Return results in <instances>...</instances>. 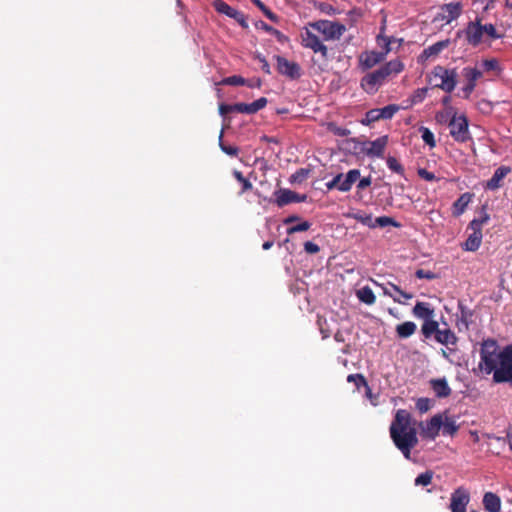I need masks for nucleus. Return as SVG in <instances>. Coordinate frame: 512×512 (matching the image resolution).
<instances>
[{"label": "nucleus", "mask_w": 512, "mask_h": 512, "mask_svg": "<svg viewBox=\"0 0 512 512\" xmlns=\"http://www.w3.org/2000/svg\"><path fill=\"white\" fill-rule=\"evenodd\" d=\"M427 92H428V89H427V88H419V89H417V90L413 93V95H412V97H411V102H412V104H418V103H421V102L425 99V97H426V95H427Z\"/></svg>", "instance_id": "obj_51"}, {"label": "nucleus", "mask_w": 512, "mask_h": 512, "mask_svg": "<svg viewBox=\"0 0 512 512\" xmlns=\"http://www.w3.org/2000/svg\"><path fill=\"white\" fill-rule=\"evenodd\" d=\"M242 28H248L246 16L243 12L236 10L233 14V18Z\"/></svg>", "instance_id": "obj_55"}, {"label": "nucleus", "mask_w": 512, "mask_h": 512, "mask_svg": "<svg viewBox=\"0 0 512 512\" xmlns=\"http://www.w3.org/2000/svg\"><path fill=\"white\" fill-rule=\"evenodd\" d=\"M457 116L456 110L452 106L444 108L442 111H438L435 115V120L439 124H447L449 126L452 118Z\"/></svg>", "instance_id": "obj_33"}, {"label": "nucleus", "mask_w": 512, "mask_h": 512, "mask_svg": "<svg viewBox=\"0 0 512 512\" xmlns=\"http://www.w3.org/2000/svg\"><path fill=\"white\" fill-rule=\"evenodd\" d=\"M235 104H220L219 113L221 116H226L228 113L236 112Z\"/></svg>", "instance_id": "obj_57"}, {"label": "nucleus", "mask_w": 512, "mask_h": 512, "mask_svg": "<svg viewBox=\"0 0 512 512\" xmlns=\"http://www.w3.org/2000/svg\"><path fill=\"white\" fill-rule=\"evenodd\" d=\"M498 350L499 346L497 341L492 338L483 340L481 343V362L479 366L486 374L494 373L497 368L500 362V352Z\"/></svg>", "instance_id": "obj_3"}, {"label": "nucleus", "mask_w": 512, "mask_h": 512, "mask_svg": "<svg viewBox=\"0 0 512 512\" xmlns=\"http://www.w3.org/2000/svg\"><path fill=\"white\" fill-rule=\"evenodd\" d=\"M420 131L422 133V139L425 142V144H427L431 148L435 147L436 142H435L434 134L432 133V131L427 127H421Z\"/></svg>", "instance_id": "obj_45"}, {"label": "nucleus", "mask_w": 512, "mask_h": 512, "mask_svg": "<svg viewBox=\"0 0 512 512\" xmlns=\"http://www.w3.org/2000/svg\"><path fill=\"white\" fill-rule=\"evenodd\" d=\"M417 326L412 321H406L396 326V334L401 339H406L416 332Z\"/></svg>", "instance_id": "obj_31"}, {"label": "nucleus", "mask_w": 512, "mask_h": 512, "mask_svg": "<svg viewBox=\"0 0 512 512\" xmlns=\"http://www.w3.org/2000/svg\"><path fill=\"white\" fill-rule=\"evenodd\" d=\"M482 503L487 512H499L501 509V499L493 492H486L483 496Z\"/></svg>", "instance_id": "obj_24"}, {"label": "nucleus", "mask_w": 512, "mask_h": 512, "mask_svg": "<svg viewBox=\"0 0 512 512\" xmlns=\"http://www.w3.org/2000/svg\"><path fill=\"white\" fill-rule=\"evenodd\" d=\"M463 75L467 80V84L463 88L465 97L467 98L475 89L476 82L482 76V72L477 68L465 67L463 69Z\"/></svg>", "instance_id": "obj_17"}, {"label": "nucleus", "mask_w": 512, "mask_h": 512, "mask_svg": "<svg viewBox=\"0 0 512 512\" xmlns=\"http://www.w3.org/2000/svg\"><path fill=\"white\" fill-rule=\"evenodd\" d=\"M489 220H490V216L486 211V207L483 206L482 211H481V216L479 218H474L470 222L468 229L482 231V227L485 224H487Z\"/></svg>", "instance_id": "obj_36"}, {"label": "nucleus", "mask_w": 512, "mask_h": 512, "mask_svg": "<svg viewBox=\"0 0 512 512\" xmlns=\"http://www.w3.org/2000/svg\"><path fill=\"white\" fill-rule=\"evenodd\" d=\"M268 103L266 97H261L252 103H236V112L245 114H255L259 110L263 109Z\"/></svg>", "instance_id": "obj_19"}, {"label": "nucleus", "mask_w": 512, "mask_h": 512, "mask_svg": "<svg viewBox=\"0 0 512 512\" xmlns=\"http://www.w3.org/2000/svg\"><path fill=\"white\" fill-rule=\"evenodd\" d=\"M352 218L369 228L387 227V226H393V227L399 228L401 226L400 223H398L394 218L389 217V216H380V217L373 219L371 214H367L364 212H357V213L352 214Z\"/></svg>", "instance_id": "obj_9"}, {"label": "nucleus", "mask_w": 512, "mask_h": 512, "mask_svg": "<svg viewBox=\"0 0 512 512\" xmlns=\"http://www.w3.org/2000/svg\"><path fill=\"white\" fill-rule=\"evenodd\" d=\"M255 58L261 63L262 71L265 74L270 75L271 74V69H270V65L267 62L266 58L264 56L260 55V54H258Z\"/></svg>", "instance_id": "obj_59"}, {"label": "nucleus", "mask_w": 512, "mask_h": 512, "mask_svg": "<svg viewBox=\"0 0 512 512\" xmlns=\"http://www.w3.org/2000/svg\"><path fill=\"white\" fill-rule=\"evenodd\" d=\"M443 424V414L438 413L434 415L426 423L420 422L419 427L421 429V436L425 439L434 440L439 435Z\"/></svg>", "instance_id": "obj_12"}, {"label": "nucleus", "mask_w": 512, "mask_h": 512, "mask_svg": "<svg viewBox=\"0 0 512 512\" xmlns=\"http://www.w3.org/2000/svg\"><path fill=\"white\" fill-rule=\"evenodd\" d=\"M435 340L444 346L457 345L458 343V337L451 329H440Z\"/></svg>", "instance_id": "obj_29"}, {"label": "nucleus", "mask_w": 512, "mask_h": 512, "mask_svg": "<svg viewBox=\"0 0 512 512\" xmlns=\"http://www.w3.org/2000/svg\"><path fill=\"white\" fill-rule=\"evenodd\" d=\"M274 58L277 63V71L281 75L291 80H297L301 77V67L298 63L290 61L280 55H276Z\"/></svg>", "instance_id": "obj_10"}, {"label": "nucleus", "mask_w": 512, "mask_h": 512, "mask_svg": "<svg viewBox=\"0 0 512 512\" xmlns=\"http://www.w3.org/2000/svg\"><path fill=\"white\" fill-rule=\"evenodd\" d=\"M439 331L440 328L438 322L432 318L426 319L421 327V332L425 338H430L432 335L436 338Z\"/></svg>", "instance_id": "obj_34"}, {"label": "nucleus", "mask_w": 512, "mask_h": 512, "mask_svg": "<svg viewBox=\"0 0 512 512\" xmlns=\"http://www.w3.org/2000/svg\"><path fill=\"white\" fill-rule=\"evenodd\" d=\"M483 65L486 70H494L498 67V62L495 59L485 60Z\"/></svg>", "instance_id": "obj_64"}, {"label": "nucleus", "mask_w": 512, "mask_h": 512, "mask_svg": "<svg viewBox=\"0 0 512 512\" xmlns=\"http://www.w3.org/2000/svg\"><path fill=\"white\" fill-rule=\"evenodd\" d=\"M449 128L450 135L456 142L466 143L472 140V136L469 132V122L464 114L452 118Z\"/></svg>", "instance_id": "obj_7"}, {"label": "nucleus", "mask_w": 512, "mask_h": 512, "mask_svg": "<svg viewBox=\"0 0 512 512\" xmlns=\"http://www.w3.org/2000/svg\"><path fill=\"white\" fill-rule=\"evenodd\" d=\"M220 148L225 154L229 156H237L239 153V149L236 146L225 145L222 142H220Z\"/></svg>", "instance_id": "obj_56"}, {"label": "nucleus", "mask_w": 512, "mask_h": 512, "mask_svg": "<svg viewBox=\"0 0 512 512\" xmlns=\"http://www.w3.org/2000/svg\"><path fill=\"white\" fill-rule=\"evenodd\" d=\"M304 250L308 254H316L320 251V247L311 241H307L304 243Z\"/></svg>", "instance_id": "obj_61"}, {"label": "nucleus", "mask_w": 512, "mask_h": 512, "mask_svg": "<svg viewBox=\"0 0 512 512\" xmlns=\"http://www.w3.org/2000/svg\"><path fill=\"white\" fill-rule=\"evenodd\" d=\"M276 196L275 203L278 207H283L290 203H300L307 200L306 194H298L290 189H279L275 191Z\"/></svg>", "instance_id": "obj_13"}, {"label": "nucleus", "mask_w": 512, "mask_h": 512, "mask_svg": "<svg viewBox=\"0 0 512 512\" xmlns=\"http://www.w3.org/2000/svg\"><path fill=\"white\" fill-rule=\"evenodd\" d=\"M432 407V401L429 398L422 397L416 401V408L421 413H425Z\"/></svg>", "instance_id": "obj_48"}, {"label": "nucleus", "mask_w": 512, "mask_h": 512, "mask_svg": "<svg viewBox=\"0 0 512 512\" xmlns=\"http://www.w3.org/2000/svg\"><path fill=\"white\" fill-rule=\"evenodd\" d=\"M317 323H318L319 330H320V333L322 335V338L323 339L329 338L330 335H331V330L327 326L326 319H323L322 317H318Z\"/></svg>", "instance_id": "obj_52"}, {"label": "nucleus", "mask_w": 512, "mask_h": 512, "mask_svg": "<svg viewBox=\"0 0 512 512\" xmlns=\"http://www.w3.org/2000/svg\"><path fill=\"white\" fill-rule=\"evenodd\" d=\"M404 68V63L399 59L390 60L378 69L365 74L360 80V86L367 94L374 95L381 86L400 74Z\"/></svg>", "instance_id": "obj_2"}, {"label": "nucleus", "mask_w": 512, "mask_h": 512, "mask_svg": "<svg viewBox=\"0 0 512 512\" xmlns=\"http://www.w3.org/2000/svg\"><path fill=\"white\" fill-rule=\"evenodd\" d=\"M357 297L361 302L367 305H373L376 301L375 294L369 286H364L360 288L357 291Z\"/></svg>", "instance_id": "obj_35"}, {"label": "nucleus", "mask_w": 512, "mask_h": 512, "mask_svg": "<svg viewBox=\"0 0 512 512\" xmlns=\"http://www.w3.org/2000/svg\"><path fill=\"white\" fill-rule=\"evenodd\" d=\"M263 14L271 21L277 23L279 18L278 16L273 13L267 6L262 10Z\"/></svg>", "instance_id": "obj_63"}, {"label": "nucleus", "mask_w": 512, "mask_h": 512, "mask_svg": "<svg viewBox=\"0 0 512 512\" xmlns=\"http://www.w3.org/2000/svg\"><path fill=\"white\" fill-rule=\"evenodd\" d=\"M482 237V231L472 230V233L468 236L462 246L463 249L471 252L478 250L482 242Z\"/></svg>", "instance_id": "obj_28"}, {"label": "nucleus", "mask_w": 512, "mask_h": 512, "mask_svg": "<svg viewBox=\"0 0 512 512\" xmlns=\"http://www.w3.org/2000/svg\"><path fill=\"white\" fill-rule=\"evenodd\" d=\"M389 431L394 445L407 460H410L411 450L418 444L417 430L412 425L410 413L404 409L398 410Z\"/></svg>", "instance_id": "obj_1"}, {"label": "nucleus", "mask_w": 512, "mask_h": 512, "mask_svg": "<svg viewBox=\"0 0 512 512\" xmlns=\"http://www.w3.org/2000/svg\"><path fill=\"white\" fill-rule=\"evenodd\" d=\"M383 293L391 298L397 303H404L401 298L405 300H409L413 298L412 293L405 292L400 289L399 286L389 282L386 286H383Z\"/></svg>", "instance_id": "obj_20"}, {"label": "nucleus", "mask_w": 512, "mask_h": 512, "mask_svg": "<svg viewBox=\"0 0 512 512\" xmlns=\"http://www.w3.org/2000/svg\"><path fill=\"white\" fill-rule=\"evenodd\" d=\"M381 120L392 119L393 116L399 111V106L396 104H389L383 108H379Z\"/></svg>", "instance_id": "obj_40"}, {"label": "nucleus", "mask_w": 512, "mask_h": 512, "mask_svg": "<svg viewBox=\"0 0 512 512\" xmlns=\"http://www.w3.org/2000/svg\"><path fill=\"white\" fill-rule=\"evenodd\" d=\"M462 4L460 2H450L442 5L438 18L445 21L447 24L456 20L462 13Z\"/></svg>", "instance_id": "obj_15"}, {"label": "nucleus", "mask_w": 512, "mask_h": 512, "mask_svg": "<svg viewBox=\"0 0 512 512\" xmlns=\"http://www.w3.org/2000/svg\"><path fill=\"white\" fill-rule=\"evenodd\" d=\"M360 178V170L352 169L343 174V178L339 181V191L348 192L351 190L352 185Z\"/></svg>", "instance_id": "obj_25"}, {"label": "nucleus", "mask_w": 512, "mask_h": 512, "mask_svg": "<svg viewBox=\"0 0 512 512\" xmlns=\"http://www.w3.org/2000/svg\"><path fill=\"white\" fill-rule=\"evenodd\" d=\"M432 75L435 79H439V82L435 83V87L447 93L455 89L457 84V72L454 69H447L438 65L433 68Z\"/></svg>", "instance_id": "obj_6"}, {"label": "nucleus", "mask_w": 512, "mask_h": 512, "mask_svg": "<svg viewBox=\"0 0 512 512\" xmlns=\"http://www.w3.org/2000/svg\"><path fill=\"white\" fill-rule=\"evenodd\" d=\"M511 172L509 166H500L493 176L486 182L485 188L488 190H497L502 186L503 179Z\"/></svg>", "instance_id": "obj_18"}, {"label": "nucleus", "mask_w": 512, "mask_h": 512, "mask_svg": "<svg viewBox=\"0 0 512 512\" xmlns=\"http://www.w3.org/2000/svg\"><path fill=\"white\" fill-rule=\"evenodd\" d=\"M470 502V494L464 487L456 488L450 498L449 509L451 512H466Z\"/></svg>", "instance_id": "obj_11"}, {"label": "nucleus", "mask_w": 512, "mask_h": 512, "mask_svg": "<svg viewBox=\"0 0 512 512\" xmlns=\"http://www.w3.org/2000/svg\"><path fill=\"white\" fill-rule=\"evenodd\" d=\"M450 44V40H442L434 43L433 45L425 48L421 53L420 57L423 60H427L431 57H435L439 55L445 48H447Z\"/></svg>", "instance_id": "obj_26"}, {"label": "nucleus", "mask_w": 512, "mask_h": 512, "mask_svg": "<svg viewBox=\"0 0 512 512\" xmlns=\"http://www.w3.org/2000/svg\"><path fill=\"white\" fill-rule=\"evenodd\" d=\"M415 276L418 279H428V280H433L436 278L435 273H433L432 271H429V270H424V269L416 270Z\"/></svg>", "instance_id": "obj_54"}, {"label": "nucleus", "mask_w": 512, "mask_h": 512, "mask_svg": "<svg viewBox=\"0 0 512 512\" xmlns=\"http://www.w3.org/2000/svg\"><path fill=\"white\" fill-rule=\"evenodd\" d=\"M484 35L489 39H498L501 36L497 33L495 26L491 23L482 25Z\"/></svg>", "instance_id": "obj_50"}, {"label": "nucleus", "mask_w": 512, "mask_h": 512, "mask_svg": "<svg viewBox=\"0 0 512 512\" xmlns=\"http://www.w3.org/2000/svg\"><path fill=\"white\" fill-rule=\"evenodd\" d=\"M387 167L394 173L405 177V169L403 165L393 156H388L386 159Z\"/></svg>", "instance_id": "obj_39"}, {"label": "nucleus", "mask_w": 512, "mask_h": 512, "mask_svg": "<svg viewBox=\"0 0 512 512\" xmlns=\"http://www.w3.org/2000/svg\"><path fill=\"white\" fill-rule=\"evenodd\" d=\"M311 27L323 34L325 40H338L346 31L345 25L329 20L316 21Z\"/></svg>", "instance_id": "obj_8"}, {"label": "nucleus", "mask_w": 512, "mask_h": 512, "mask_svg": "<svg viewBox=\"0 0 512 512\" xmlns=\"http://www.w3.org/2000/svg\"><path fill=\"white\" fill-rule=\"evenodd\" d=\"M412 312L415 317L423 319L424 321L432 318L434 315V310L430 307V304L426 302H417Z\"/></svg>", "instance_id": "obj_30"}, {"label": "nucleus", "mask_w": 512, "mask_h": 512, "mask_svg": "<svg viewBox=\"0 0 512 512\" xmlns=\"http://www.w3.org/2000/svg\"><path fill=\"white\" fill-rule=\"evenodd\" d=\"M472 194L469 192L463 193L459 196V198L453 203L452 206V214L455 217H459L464 213L468 204L472 199Z\"/></svg>", "instance_id": "obj_27"}, {"label": "nucleus", "mask_w": 512, "mask_h": 512, "mask_svg": "<svg viewBox=\"0 0 512 512\" xmlns=\"http://www.w3.org/2000/svg\"><path fill=\"white\" fill-rule=\"evenodd\" d=\"M465 36L467 42L472 46H478L484 37V32L481 24V19L476 18L475 21H471L465 28Z\"/></svg>", "instance_id": "obj_14"}, {"label": "nucleus", "mask_w": 512, "mask_h": 512, "mask_svg": "<svg viewBox=\"0 0 512 512\" xmlns=\"http://www.w3.org/2000/svg\"><path fill=\"white\" fill-rule=\"evenodd\" d=\"M213 7L218 13L225 14L230 18H233V14L236 12V9L228 5L223 0H214Z\"/></svg>", "instance_id": "obj_38"}, {"label": "nucleus", "mask_w": 512, "mask_h": 512, "mask_svg": "<svg viewBox=\"0 0 512 512\" xmlns=\"http://www.w3.org/2000/svg\"><path fill=\"white\" fill-rule=\"evenodd\" d=\"M311 227V223L308 222V221H303L295 226H292V227H289L287 229V234L289 235H292V234H295L297 232H303V231H307L308 229H310Z\"/></svg>", "instance_id": "obj_49"}, {"label": "nucleus", "mask_w": 512, "mask_h": 512, "mask_svg": "<svg viewBox=\"0 0 512 512\" xmlns=\"http://www.w3.org/2000/svg\"><path fill=\"white\" fill-rule=\"evenodd\" d=\"M259 27L266 32L270 33L271 35L275 36L277 40L281 43L285 42L287 40V37L279 30L273 28L272 26L268 25L267 23L260 21Z\"/></svg>", "instance_id": "obj_41"}, {"label": "nucleus", "mask_w": 512, "mask_h": 512, "mask_svg": "<svg viewBox=\"0 0 512 512\" xmlns=\"http://www.w3.org/2000/svg\"><path fill=\"white\" fill-rule=\"evenodd\" d=\"M365 120L367 124L381 120L379 108L370 109L366 112Z\"/></svg>", "instance_id": "obj_53"}, {"label": "nucleus", "mask_w": 512, "mask_h": 512, "mask_svg": "<svg viewBox=\"0 0 512 512\" xmlns=\"http://www.w3.org/2000/svg\"><path fill=\"white\" fill-rule=\"evenodd\" d=\"M459 313L457 314V327L461 331L462 329L468 330L472 323L473 311L463 305L461 302L458 304Z\"/></svg>", "instance_id": "obj_22"}, {"label": "nucleus", "mask_w": 512, "mask_h": 512, "mask_svg": "<svg viewBox=\"0 0 512 512\" xmlns=\"http://www.w3.org/2000/svg\"><path fill=\"white\" fill-rule=\"evenodd\" d=\"M347 381L348 382H353L355 384V386L357 387V389H359L360 387L364 386L368 390H370L369 386H368V383H367L365 377L362 374H350L347 377Z\"/></svg>", "instance_id": "obj_44"}, {"label": "nucleus", "mask_w": 512, "mask_h": 512, "mask_svg": "<svg viewBox=\"0 0 512 512\" xmlns=\"http://www.w3.org/2000/svg\"><path fill=\"white\" fill-rule=\"evenodd\" d=\"M388 144V136H381L374 141L370 142L369 148L366 150V154L372 157L383 158L385 148Z\"/></svg>", "instance_id": "obj_21"}, {"label": "nucleus", "mask_w": 512, "mask_h": 512, "mask_svg": "<svg viewBox=\"0 0 512 512\" xmlns=\"http://www.w3.org/2000/svg\"><path fill=\"white\" fill-rule=\"evenodd\" d=\"M441 429L443 435L453 437L459 430V425L452 417L448 416L446 413H443V424Z\"/></svg>", "instance_id": "obj_32"}, {"label": "nucleus", "mask_w": 512, "mask_h": 512, "mask_svg": "<svg viewBox=\"0 0 512 512\" xmlns=\"http://www.w3.org/2000/svg\"><path fill=\"white\" fill-rule=\"evenodd\" d=\"M309 170L305 168L298 169L294 174L291 175L290 181L292 183H301L308 177Z\"/></svg>", "instance_id": "obj_47"}, {"label": "nucleus", "mask_w": 512, "mask_h": 512, "mask_svg": "<svg viewBox=\"0 0 512 512\" xmlns=\"http://www.w3.org/2000/svg\"><path fill=\"white\" fill-rule=\"evenodd\" d=\"M233 176L241 184V190L239 191V195H242L247 191L252 190L253 185L251 181L248 178H246L241 171L234 170Z\"/></svg>", "instance_id": "obj_37"}, {"label": "nucleus", "mask_w": 512, "mask_h": 512, "mask_svg": "<svg viewBox=\"0 0 512 512\" xmlns=\"http://www.w3.org/2000/svg\"><path fill=\"white\" fill-rule=\"evenodd\" d=\"M358 180H359V182H358V184H357V188H358L359 190H364L365 188H367L368 186H370V185H371V183H372L371 176L364 177V178H362V179H360V178H359Z\"/></svg>", "instance_id": "obj_62"}, {"label": "nucleus", "mask_w": 512, "mask_h": 512, "mask_svg": "<svg viewBox=\"0 0 512 512\" xmlns=\"http://www.w3.org/2000/svg\"><path fill=\"white\" fill-rule=\"evenodd\" d=\"M429 383L438 398H446L451 394V388L445 378L431 379Z\"/></svg>", "instance_id": "obj_23"}, {"label": "nucleus", "mask_w": 512, "mask_h": 512, "mask_svg": "<svg viewBox=\"0 0 512 512\" xmlns=\"http://www.w3.org/2000/svg\"><path fill=\"white\" fill-rule=\"evenodd\" d=\"M303 46L313 50L315 53H321L324 58L327 57V47L321 42L318 36L310 31H306L305 36H303Z\"/></svg>", "instance_id": "obj_16"}, {"label": "nucleus", "mask_w": 512, "mask_h": 512, "mask_svg": "<svg viewBox=\"0 0 512 512\" xmlns=\"http://www.w3.org/2000/svg\"><path fill=\"white\" fill-rule=\"evenodd\" d=\"M221 84L223 85H232V86H240V85H246V80L242 76L233 75L224 78L221 81Z\"/></svg>", "instance_id": "obj_46"}, {"label": "nucleus", "mask_w": 512, "mask_h": 512, "mask_svg": "<svg viewBox=\"0 0 512 512\" xmlns=\"http://www.w3.org/2000/svg\"><path fill=\"white\" fill-rule=\"evenodd\" d=\"M496 383L512 381V344L500 351V362L493 373Z\"/></svg>", "instance_id": "obj_5"}, {"label": "nucleus", "mask_w": 512, "mask_h": 512, "mask_svg": "<svg viewBox=\"0 0 512 512\" xmlns=\"http://www.w3.org/2000/svg\"><path fill=\"white\" fill-rule=\"evenodd\" d=\"M381 40H385V50L384 51H364L358 57V66L362 71H367L372 69L376 65L382 63L387 54L391 51L390 44L392 42L391 38L382 35L381 33L377 36V43L381 45Z\"/></svg>", "instance_id": "obj_4"}, {"label": "nucleus", "mask_w": 512, "mask_h": 512, "mask_svg": "<svg viewBox=\"0 0 512 512\" xmlns=\"http://www.w3.org/2000/svg\"><path fill=\"white\" fill-rule=\"evenodd\" d=\"M433 471L427 470L424 473L419 474L415 479L416 486H428L431 484L433 479Z\"/></svg>", "instance_id": "obj_42"}, {"label": "nucleus", "mask_w": 512, "mask_h": 512, "mask_svg": "<svg viewBox=\"0 0 512 512\" xmlns=\"http://www.w3.org/2000/svg\"><path fill=\"white\" fill-rule=\"evenodd\" d=\"M445 349H441V355L447 359L450 363L454 362V358L458 353L457 345H448L445 346Z\"/></svg>", "instance_id": "obj_43"}, {"label": "nucleus", "mask_w": 512, "mask_h": 512, "mask_svg": "<svg viewBox=\"0 0 512 512\" xmlns=\"http://www.w3.org/2000/svg\"><path fill=\"white\" fill-rule=\"evenodd\" d=\"M418 175L420 178H422L426 181H434L436 179V176L434 175V173H432L424 168H420L418 170Z\"/></svg>", "instance_id": "obj_60"}, {"label": "nucleus", "mask_w": 512, "mask_h": 512, "mask_svg": "<svg viewBox=\"0 0 512 512\" xmlns=\"http://www.w3.org/2000/svg\"><path fill=\"white\" fill-rule=\"evenodd\" d=\"M343 178V174H337L331 181L326 183L328 190L337 189L339 190V181Z\"/></svg>", "instance_id": "obj_58"}]
</instances>
